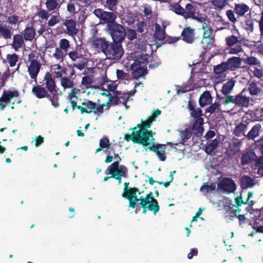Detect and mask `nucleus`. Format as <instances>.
<instances>
[{"mask_svg": "<svg viewBox=\"0 0 263 263\" xmlns=\"http://www.w3.org/2000/svg\"><path fill=\"white\" fill-rule=\"evenodd\" d=\"M67 54L61 48L57 47L53 56L56 60L63 61Z\"/></svg>", "mask_w": 263, "mask_h": 263, "instance_id": "de8ad7c7", "label": "nucleus"}, {"mask_svg": "<svg viewBox=\"0 0 263 263\" xmlns=\"http://www.w3.org/2000/svg\"><path fill=\"white\" fill-rule=\"evenodd\" d=\"M176 173V171H174L173 172H170V180L168 181H166V182H163V181H157V183H158V184L161 185V184H163L165 187H167L170 185V183L173 182V179H174V177H173V175Z\"/></svg>", "mask_w": 263, "mask_h": 263, "instance_id": "680f3d73", "label": "nucleus"}, {"mask_svg": "<svg viewBox=\"0 0 263 263\" xmlns=\"http://www.w3.org/2000/svg\"><path fill=\"white\" fill-rule=\"evenodd\" d=\"M180 0L178 3H172L170 5V9L176 14L183 16V8L180 5Z\"/></svg>", "mask_w": 263, "mask_h": 263, "instance_id": "4c0bfd02", "label": "nucleus"}, {"mask_svg": "<svg viewBox=\"0 0 263 263\" xmlns=\"http://www.w3.org/2000/svg\"><path fill=\"white\" fill-rule=\"evenodd\" d=\"M111 177L118 180V184L121 183L122 177L127 178L128 177V170L127 167L124 165H120V169L119 172L116 173H110Z\"/></svg>", "mask_w": 263, "mask_h": 263, "instance_id": "412c9836", "label": "nucleus"}, {"mask_svg": "<svg viewBox=\"0 0 263 263\" xmlns=\"http://www.w3.org/2000/svg\"><path fill=\"white\" fill-rule=\"evenodd\" d=\"M31 93L38 99L47 98L50 101L52 105L55 107L59 106L57 100L56 99L54 100V97L51 96L46 89L41 85H37L33 86L32 88Z\"/></svg>", "mask_w": 263, "mask_h": 263, "instance_id": "423d86ee", "label": "nucleus"}, {"mask_svg": "<svg viewBox=\"0 0 263 263\" xmlns=\"http://www.w3.org/2000/svg\"><path fill=\"white\" fill-rule=\"evenodd\" d=\"M245 62L249 65H258L260 64V61L255 57H248L245 60Z\"/></svg>", "mask_w": 263, "mask_h": 263, "instance_id": "bf43d9fd", "label": "nucleus"}, {"mask_svg": "<svg viewBox=\"0 0 263 263\" xmlns=\"http://www.w3.org/2000/svg\"><path fill=\"white\" fill-rule=\"evenodd\" d=\"M138 189L136 187L129 188L128 195H125L124 197L129 201V207L135 209L137 204L138 203L143 209V213L146 214L147 210L153 212L154 215H156L160 210L158 202L153 196L152 192H149L145 197L140 196L138 198L137 196Z\"/></svg>", "mask_w": 263, "mask_h": 263, "instance_id": "f03ea898", "label": "nucleus"}, {"mask_svg": "<svg viewBox=\"0 0 263 263\" xmlns=\"http://www.w3.org/2000/svg\"><path fill=\"white\" fill-rule=\"evenodd\" d=\"M187 108L190 111L191 117L197 120L198 119H203L202 118L203 116L202 110L200 107H195V105L192 101H189Z\"/></svg>", "mask_w": 263, "mask_h": 263, "instance_id": "f3484780", "label": "nucleus"}, {"mask_svg": "<svg viewBox=\"0 0 263 263\" xmlns=\"http://www.w3.org/2000/svg\"><path fill=\"white\" fill-rule=\"evenodd\" d=\"M240 186L242 189L251 187L254 185L253 180L248 175H243L240 178Z\"/></svg>", "mask_w": 263, "mask_h": 263, "instance_id": "7c9ffc66", "label": "nucleus"}, {"mask_svg": "<svg viewBox=\"0 0 263 263\" xmlns=\"http://www.w3.org/2000/svg\"><path fill=\"white\" fill-rule=\"evenodd\" d=\"M247 204L252 205L253 204V202L251 200L248 201V200H247L246 201H243L242 199V193H241L240 196H238L235 198V204H233V205L237 206V208H239L242 204L246 205Z\"/></svg>", "mask_w": 263, "mask_h": 263, "instance_id": "c03bdc74", "label": "nucleus"}, {"mask_svg": "<svg viewBox=\"0 0 263 263\" xmlns=\"http://www.w3.org/2000/svg\"><path fill=\"white\" fill-rule=\"evenodd\" d=\"M154 38L157 41H163L166 35L165 27H162L159 24H155Z\"/></svg>", "mask_w": 263, "mask_h": 263, "instance_id": "4be33fe9", "label": "nucleus"}, {"mask_svg": "<svg viewBox=\"0 0 263 263\" xmlns=\"http://www.w3.org/2000/svg\"><path fill=\"white\" fill-rule=\"evenodd\" d=\"M37 15L42 19L47 20L49 17V13L45 10L41 9L37 13Z\"/></svg>", "mask_w": 263, "mask_h": 263, "instance_id": "e2e57ef3", "label": "nucleus"}, {"mask_svg": "<svg viewBox=\"0 0 263 263\" xmlns=\"http://www.w3.org/2000/svg\"><path fill=\"white\" fill-rule=\"evenodd\" d=\"M29 64L27 66V71L30 78L36 82L37 77L41 68V63L37 59L29 58Z\"/></svg>", "mask_w": 263, "mask_h": 263, "instance_id": "ddd939ff", "label": "nucleus"}, {"mask_svg": "<svg viewBox=\"0 0 263 263\" xmlns=\"http://www.w3.org/2000/svg\"><path fill=\"white\" fill-rule=\"evenodd\" d=\"M236 81L231 79L223 84L221 89V93L224 96L223 97L226 98L228 96H231L230 94L233 90L235 86ZM221 97L217 95V98L220 100Z\"/></svg>", "mask_w": 263, "mask_h": 263, "instance_id": "aec40b11", "label": "nucleus"}, {"mask_svg": "<svg viewBox=\"0 0 263 263\" xmlns=\"http://www.w3.org/2000/svg\"><path fill=\"white\" fill-rule=\"evenodd\" d=\"M209 2H210L213 6L219 9L223 8L227 4L226 0H209Z\"/></svg>", "mask_w": 263, "mask_h": 263, "instance_id": "13d9d810", "label": "nucleus"}, {"mask_svg": "<svg viewBox=\"0 0 263 263\" xmlns=\"http://www.w3.org/2000/svg\"><path fill=\"white\" fill-rule=\"evenodd\" d=\"M80 49L79 50L76 49L75 50L70 51L67 54L68 55L69 58L72 61L74 62L78 60L79 62L73 64V67H76L80 70H82L85 67L86 59L81 53Z\"/></svg>", "mask_w": 263, "mask_h": 263, "instance_id": "9b49d317", "label": "nucleus"}, {"mask_svg": "<svg viewBox=\"0 0 263 263\" xmlns=\"http://www.w3.org/2000/svg\"><path fill=\"white\" fill-rule=\"evenodd\" d=\"M181 39V37H173L166 34L165 39L163 40V44H174L179 41Z\"/></svg>", "mask_w": 263, "mask_h": 263, "instance_id": "6e6d98bb", "label": "nucleus"}, {"mask_svg": "<svg viewBox=\"0 0 263 263\" xmlns=\"http://www.w3.org/2000/svg\"><path fill=\"white\" fill-rule=\"evenodd\" d=\"M63 23L61 25L64 33L68 35L74 36L79 32V29L77 28L76 21L73 19L62 20Z\"/></svg>", "mask_w": 263, "mask_h": 263, "instance_id": "f8f14e48", "label": "nucleus"}, {"mask_svg": "<svg viewBox=\"0 0 263 263\" xmlns=\"http://www.w3.org/2000/svg\"><path fill=\"white\" fill-rule=\"evenodd\" d=\"M61 17L58 13V15H52L50 18L49 20L47 25L48 27H53L55 24L59 23L61 21Z\"/></svg>", "mask_w": 263, "mask_h": 263, "instance_id": "5fc2aeb1", "label": "nucleus"}, {"mask_svg": "<svg viewBox=\"0 0 263 263\" xmlns=\"http://www.w3.org/2000/svg\"><path fill=\"white\" fill-rule=\"evenodd\" d=\"M219 141L217 139H215L212 140L205 147V152L209 154L213 152L218 147Z\"/></svg>", "mask_w": 263, "mask_h": 263, "instance_id": "37998d69", "label": "nucleus"}, {"mask_svg": "<svg viewBox=\"0 0 263 263\" xmlns=\"http://www.w3.org/2000/svg\"><path fill=\"white\" fill-rule=\"evenodd\" d=\"M132 69L133 70V77L135 79H138L140 77H143L147 73L146 67L144 68L141 66L136 67V66H132Z\"/></svg>", "mask_w": 263, "mask_h": 263, "instance_id": "a878e982", "label": "nucleus"}, {"mask_svg": "<svg viewBox=\"0 0 263 263\" xmlns=\"http://www.w3.org/2000/svg\"><path fill=\"white\" fill-rule=\"evenodd\" d=\"M241 143L238 139H233L227 148L226 154L229 157H232L240 152Z\"/></svg>", "mask_w": 263, "mask_h": 263, "instance_id": "dca6fc26", "label": "nucleus"}, {"mask_svg": "<svg viewBox=\"0 0 263 263\" xmlns=\"http://www.w3.org/2000/svg\"><path fill=\"white\" fill-rule=\"evenodd\" d=\"M18 59V57L16 53L12 54H8L7 55V60L10 67H14Z\"/></svg>", "mask_w": 263, "mask_h": 263, "instance_id": "603ef678", "label": "nucleus"}, {"mask_svg": "<svg viewBox=\"0 0 263 263\" xmlns=\"http://www.w3.org/2000/svg\"><path fill=\"white\" fill-rule=\"evenodd\" d=\"M236 189L235 182L230 178H222L217 184V189L218 191L221 193L230 194L233 193Z\"/></svg>", "mask_w": 263, "mask_h": 263, "instance_id": "0eeeda50", "label": "nucleus"}, {"mask_svg": "<svg viewBox=\"0 0 263 263\" xmlns=\"http://www.w3.org/2000/svg\"><path fill=\"white\" fill-rule=\"evenodd\" d=\"M202 28L203 30V39L208 37L215 36L213 29L210 26V25L205 22H203L202 25Z\"/></svg>", "mask_w": 263, "mask_h": 263, "instance_id": "72a5a7b5", "label": "nucleus"}, {"mask_svg": "<svg viewBox=\"0 0 263 263\" xmlns=\"http://www.w3.org/2000/svg\"><path fill=\"white\" fill-rule=\"evenodd\" d=\"M119 162V161H115L109 165L105 172V174L108 175L110 173L119 172L120 169Z\"/></svg>", "mask_w": 263, "mask_h": 263, "instance_id": "58836bf2", "label": "nucleus"}, {"mask_svg": "<svg viewBox=\"0 0 263 263\" xmlns=\"http://www.w3.org/2000/svg\"><path fill=\"white\" fill-rule=\"evenodd\" d=\"M249 9V6L246 4H235L234 11L238 16H242Z\"/></svg>", "mask_w": 263, "mask_h": 263, "instance_id": "cd10ccee", "label": "nucleus"}, {"mask_svg": "<svg viewBox=\"0 0 263 263\" xmlns=\"http://www.w3.org/2000/svg\"><path fill=\"white\" fill-rule=\"evenodd\" d=\"M234 11L229 10L226 11V14L229 20L233 23H236L237 21L236 18L235 16Z\"/></svg>", "mask_w": 263, "mask_h": 263, "instance_id": "69168bd1", "label": "nucleus"}, {"mask_svg": "<svg viewBox=\"0 0 263 263\" xmlns=\"http://www.w3.org/2000/svg\"><path fill=\"white\" fill-rule=\"evenodd\" d=\"M247 214V212L245 214L242 212L241 210L237 217L239 220V225L242 228H243L251 224V221L250 219L246 217V215Z\"/></svg>", "mask_w": 263, "mask_h": 263, "instance_id": "2f4dec72", "label": "nucleus"}, {"mask_svg": "<svg viewBox=\"0 0 263 263\" xmlns=\"http://www.w3.org/2000/svg\"><path fill=\"white\" fill-rule=\"evenodd\" d=\"M204 40H208V41H206V48L210 49L212 47L215 46V36L208 37L205 38Z\"/></svg>", "mask_w": 263, "mask_h": 263, "instance_id": "0e129e2a", "label": "nucleus"}, {"mask_svg": "<svg viewBox=\"0 0 263 263\" xmlns=\"http://www.w3.org/2000/svg\"><path fill=\"white\" fill-rule=\"evenodd\" d=\"M196 5L187 4L185 5V9L183 8V16L185 18H191L194 20L201 21V18L195 16L196 11L197 10Z\"/></svg>", "mask_w": 263, "mask_h": 263, "instance_id": "2eb2a0df", "label": "nucleus"}, {"mask_svg": "<svg viewBox=\"0 0 263 263\" xmlns=\"http://www.w3.org/2000/svg\"><path fill=\"white\" fill-rule=\"evenodd\" d=\"M212 100L213 98L210 92L206 90L200 95L199 99V104L201 107H203L211 104Z\"/></svg>", "mask_w": 263, "mask_h": 263, "instance_id": "b1692460", "label": "nucleus"}, {"mask_svg": "<svg viewBox=\"0 0 263 263\" xmlns=\"http://www.w3.org/2000/svg\"><path fill=\"white\" fill-rule=\"evenodd\" d=\"M18 96L19 92L17 90H4L0 98V102L9 103L11 99L18 97Z\"/></svg>", "mask_w": 263, "mask_h": 263, "instance_id": "5701e85b", "label": "nucleus"}, {"mask_svg": "<svg viewBox=\"0 0 263 263\" xmlns=\"http://www.w3.org/2000/svg\"><path fill=\"white\" fill-rule=\"evenodd\" d=\"M255 224H258L263 221V210H257L252 218Z\"/></svg>", "mask_w": 263, "mask_h": 263, "instance_id": "a18cd8bd", "label": "nucleus"}, {"mask_svg": "<svg viewBox=\"0 0 263 263\" xmlns=\"http://www.w3.org/2000/svg\"><path fill=\"white\" fill-rule=\"evenodd\" d=\"M210 105L208 106L205 109V111L206 112L212 114L215 111H216L217 110H220V103L219 102H215L214 103H211V104H210Z\"/></svg>", "mask_w": 263, "mask_h": 263, "instance_id": "49530a36", "label": "nucleus"}, {"mask_svg": "<svg viewBox=\"0 0 263 263\" xmlns=\"http://www.w3.org/2000/svg\"><path fill=\"white\" fill-rule=\"evenodd\" d=\"M70 47V42L66 39H62L59 42V48L62 49L65 53H67L68 49Z\"/></svg>", "mask_w": 263, "mask_h": 263, "instance_id": "864d4df0", "label": "nucleus"}, {"mask_svg": "<svg viewBox=\"0 0 263 263\" xmlns=\"http://www.w3.org/2000/svg\"><path fill=\"white\" fill-rule=\"evenodd\" d=\"M107 30L113 41L122 43L124 40L126 33L122 25L117 23L114 25H111Z\"/></svg>", "mask_w": 263, "mask_h": 263, "instance_id": "39448f33", "label": "nucleus"}, {"mask_svg": "<svg viewBox=\"0 0 263 263\" xmlns=\"http://www.w3.org/2000/svg\"><path fill=\"white\" fill-rule=\"evenodd\" d=\"M215 187L216 186L214 183H211L210 185H209L207 183H203L200 189V191L205 193H209L214 190Z\"/></svg>", "mask_w": 263, "mask_h": 263, "instance_id": "09e8293b", "label": "nucleus"}, {"mask_svg": "<svg viewBox=\"0 0 263 263\" xmlns=\"http://www.w3.org/2000/svg\"><path fill=\"white\" fill-rule=\"evenodd\" d=\"M203 124V119L195 120L192 126V130L195 136L200 137L202 136L204 130V128L202 126Z\"/></svg>", "mask_w": 263, "mask_h": 263, "instance_id": "393cba45", "label": "nucleus"}, {"mask_svg": "<svg viewBox=\"0 0 263 263\" xmlns=\"http://www.w3.org/2000/svg\"><path fill=\"white\" fill-rule=\"evenodd\" d=\"M61 84L64 89L71 88L74 85L73 81L70 80L66 77L61 79Z\"/></svg>", "mask_w": 263, "mask_h": 263, "instance_id": "3c124183", "label": "nucleus"}, {"mask_svg": "<svg viewBox=\"0 0 263 263\" xmlns=\"http://www.w3.org/2000/svg\"><path fill=\"white\" fill-rule=\"evenodd\" d=\"M141 124H138L132 128L133 133L131 135H125L124 140L128 142L132 140L134 143L141 145L146 151L149 150L161 158H163L165 146L160 143H155L154 136L155 133L151 130H147L152 126L153 122L148 118L146 121L141 120Z\"/></svg>", "mask_w": 263, "mask_h": 263, "instance_id": "f257e3e1", "label": "nucleus"}, {"mask_svg": "<svg viewBox=\"0 0 263 263\" xmlns=\"http://www.w3.org/2000/svg\"><path fill=\"white\" fill-rule=\"evenodd\" d=\"M225 42L226 45L231 47L229 50L230 53L236 54L242 51L241 41L235 35L228 36L225 39Z\"/></svg>", "mask_w": 263, "mask_h": 263, "instance_id": "9d476101", "label": "nucleus"}, {"mask_svg": "<svg viewBox=\"0 0 263 263\" xmlns=\"http://www.w3.org/2000/svg\"><path fill=\"white\" fill-rule=\"evenodd\" d=\"M92 45L95 48L100 49L108 59L119 60L124 54L122 43L114 41L109 42L104 37L95 39Z\"/></svg>", "mask_w": 263, "mask_h": 263, "instance_id": "7ed1b4c3", "label": "nucleus"}, {"mask_svg": "<svg viewBox=\"0 0 263 263\" xmlns=\"http://www.w3.org/2000/svg\"><path fill=\"white\" fill-rule=\"evenodd\" d=\"M248 90L251 96H257L261 91V89L254 82H251V83H249Z\"/></svg>", "mask_w": 263, "mask_h": 263, "instance_id": "ea45409f", "label": "nucleus"}, {"mask_svg": "<svg viewBox=\"0 0 263 263\" xmlns=\"http://www.w3.org/2000/svg\"><path fill=\"white\" fill-rule=\"evenodd\" d=\"M24 45L22 35L17 34L13 35V42L11 46L15 51H18V49L22 48Z\"/></svg>", "mask_w": 263, "mask_h": 263, "instance_id": "bb28decb", "label": "nucleus"}, {"mask_svg": "<svg viewBox=\"0 0 263 263\" xmlns=\"http://www.w3.org/2000/svg\"><path fill=\"white\" fill-rule=\"evenodd\" d=\"M229 70L226 65L225 62H222L221 64H218L214 67L213 71L215 75L222 74L224 72ZM217 76V77H218Z\"/></svg>", "mask_w": 263, "mask_h": 263, "instance_id": "c9c22d12", "label": "nucleus"}, {"mask_svg": "<svg viewBox=\"0 0 263 263\" xmlns=\"http://www.w3.org/2000/svg\"><path fill=\"white\" fill-rule=\"evenodd\" d=\"M182 40L186 43L192 44L196 39L195 29L191 27H185L181 33Z\"/></svg>", "mask_w": 263, "mask_h": 263, "instance_id": "4468645a", "label": "nucleus"}, {"mask_svg": "<svg viewBox=\"0 0 263 263\" xmlns=\"http://www.w3.org/2000/svg\"><path fill=\"white\" fill-rule=\"evenodd\" d=\"M0 36H2L5 39H10L11 36V31L6 26L3 25L0 21Z\"/></svg>", "mask_w": 263, "mask_h": 263, "instance_id": "79ce46f5", "label": "nucleus"}, {"mask_svg": "<svg viewBox=\"0 0 263 263\" xmlns=\"http://www.w3.org/2000/svg\"><path fill=\"white\" fill-rule=\"evenodd\" d=\"M229 70L235 71L241 67V59L239 57H232L225 62Z\"/></svg>", "mask_w": 263, "mask_h": 263, "instance_id": "6ab92c4d", "label": "nucleus"}, {"mask_svg": "<svg viewBox=\"0 0 263 263\" xmlns=\"http://www.w3.org/2000/svg\"><path fill=\"white\" fill-rule=\"evenodd\" d=\"M93 83V80L90 76H84L82 79L81 85L86 88H90Z\"/></svg>", "mask_w": 263, "mask_h": 263, "instance_id": "8fccbe9b", "label": "nucleus"}, {"mask_svg": "<svg viewBox=\"0 0 263 263\" xmlns=\"http://www.w3.org/2000/svg\"><path fill=\"white\" fill-rule=\"evenodd\" d=\"M45 4L46 8L49 11L54 10L58 6V3L56 0H47Z\"/></svg>", "mask_w": 263, "mask_h": 263, "instance_id": "4d7b16f0", "label": "nucleus"}, {"mask_svg": "<svg viewBox=\"0 0 263 263\" xmlns=\"http://www.w3.org/2000/svg\"><path fill=\"white\" fill-rule=\"evenodd\" d=\"M255 156L254 153L248 152L243 154L241 157V164L242 165H245L250 163Z\"/></svg>", "mask_w": 263, "mask_h": 263, "instance_id": "f704fd0d", "label": "nucleus"}, {"mask_svg": "<svg viewBox=\"0 0 263 263\" xmlns=\"http://www.w3.org/2000/svg\"><path fill=\"white\" fill-rule=\"evenodd\" d=\"M35 34V30L32 25L27 26L23 31V37L25 41H32Z\"/></svg>", "mask_w": 263, "mask_h": 263, "instance_id": "c85d7f7f", "label": "nucleus"}, {"mask_svg": "<svg viewBox=\"0 0 263 263\" xmlns=\"http://www.w3.org/2000/svg\"><path fill=\"white\" fill-rule=\"evenodd\" d=\"M117 77L118 79L120 80H125L126 79V77L127 76V74L124 72L122 70H117L116 71Z\"/></svg>", "mask_w": 263, "mask_h": 263, "instance_id": "774afa93", "label": "nucleus"}, {"mask_svg": "<svg viewBox=\"0 0 263 263\" xmlns=\"http://www.w3.org/2000/svg\"><path fill=\"white\" fill-rule=\"evenodd\" d=\"M44 81L47 91L51 96L54 97V100H57V102H59L58 88L51 73L47 72L44 76Z\"/></svg>", "mask_w": 263, "mask_h": 263, "instance_id": "6e6552de", "label": "nucleus"}, {"mask_svg": "<svg viewBox=\"0 0 263 263\" xmlns=\"http://www.w3.org/2000/svg\"><path fill=\"white\" fill-rule=\"evenodd\" d=\"M241 210L240 208H237V206L233 205L231 201L227 202L224 206V219L227 222L233 221L237 217Z\"/></svg>", "mask_w": 263, "mask_h": 263, "instance_id": "1a4fd4ad", "label": "nucleus"}, {"mask_svg": "<svg viewBox=\"0 0 263 263\" xmlns=\"http://www.w3.org/2000/svg\"><path fill=\"white\" fill-rule=\"evenodd\" d=\"M114 11H104L102 14V18L101 21L103 23H107V28L110 27L111 25H114L116 23V20L117 18V15L114 12Z\"/></svg>", "mask_w": 263, "mask_h": 263, "instance_id": "a211bd4d", "label": "nucleus"}, {"mask_svg": "<svg viewBox=\"0 0 263 263\" xmlns=\"http://www.w3.org/2000/svg\"><path fill=\"white\" fill-rule=\"evenodd\" d=\"M127 37L128 40L131 41L136 39L137 33L136 31L132 29H128L127 33Z\"/></svg>", "mask_w": 263, "mask_h": 263, "instance_id": "338daca9", "label": "nucleus"}, {"mask_svg": "<svg viewBox=\"0 0 263 263\" xmlns=\"http://www.w3.org/2000/svg\"><path fill=\"white\" fill-rule=\"evenodd\" d=\"M111 143L108 137H103L99 141V147L96 149V153L101 152L104 148L109 149Z\"/></svg>", "mask_w": 263, "mask_h": 263, "instance_id": "473e14b6", "label": "nucleus"}, {"mask_svg": "<svg viewBox=\"0 0 263 263\" xmlns=\"http://www.w3.org/2000/svg\"><path fill=\"white\" fill-rule=\"evenodd\" d=\"M118 0H106L104 6L111 11H116L118 8Z\"/></svg>", "mask_w": 263, "mask_h": 263, "instance_id": "a19ab883", "label": "nucleus"}, {"mask_svg": "<svg viewBox=\"0 0 263 263\" xmlns=\"http://www.w3.org/2000/svg\"><path fill=\"white\" fill-rule=\"evenodd\" d=\"M82 105L86 106V108L89 109V110H92V112H93V110H95L97 106L96 103L89 100L82 102Z\"/></svg>", "mask_w": 263, "mask_h": 263, "instance_id": "052dcab7", "label": "nucleus"}, {"mask_svg": "<svg viewBox=\"0 0 263 263\" xmlns=\"http://www.w3.org/2000/svg\"><path fill=\"white\" fill-rule=\"evenodd\" d=\"M261 125L259 123L256 124L253 126L252 129L247 135V137L249 140H253L254 138L258 136L260 132Z\"/></svg>", "mask_w": 263, "mask_h": 263, "instance_id": "c756f323", "label": "nucleus"}, {"mask_svg": "<svg viewBox=\"0 0 263 263\" xmlns=\"http://www.w3.org/2000/svg\"><path fill=\"white\" fill-rule=\"evenodd\" d=\"M247 91V90L245 88L235 96H228L226 98L220 97V100H223V104L224 105L232 103L241 108L248 107L250 104L251 98L246 96Z\"/></svg>", "mask_w": 263, "mask_h": 263, "instance_id": "20e7f679", "label": "nucleus"}, {"mask_svg": "<svg viewBox=\"0 0 263 263\" xmlns=\"http://www.w3.org/2000/svg\"><path fill=\"white\" fill-rule=\"evenodd\" d=\"M247 123H241L238 125L236 126L234 131V134L238 137H240L242 135H245V132L247 130Z\"/></svg>", "mask_w": 263, "mask_h": 263, "instance_id": "e433bc0d", "label": "nucleus"}]
</instances>
